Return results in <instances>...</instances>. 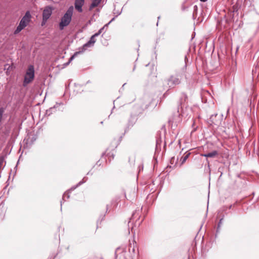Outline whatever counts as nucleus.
<instances>
[{"instance_id":"obj_16","label":"nucleus","mask_w":259,"mask_h":259,"mask_svg":"<svg viewBox=\"0 0 259 259\" xmlns=\"http://www.w3.org/2000/svg\"><path fill=\"white\" fill-rule=\"evenodd\" d=\"M108 26V24H105L103 27L100 28L99 30V31L97 32H96V33L99 36L101 33H102L104 31L105 27H107Z\"/></svg>"},{"instance_id":"obj_24","label":"nucleus","mask_w":259,"mask_h":259,"mask_svg":"<svg viewBox=\"0 0 259 259\" xmlns=\"http://www.w3.org/2000/svg\"><path fill=\"white\" fill-rule=\"evenodd\" d=\"M125 196L126 198V199H131V197H129V198H127V197H126V195Z\"/></svg>"},{"instance_id":"obj_13","label":"nucleus","mask_w":259,"mask_h":259,"mask_svg":"<svg viewBox=\"0 0 259 259\" xmlns=\"http://www.w3.org/2000/svg\"><path fill=\"white\" fill-rule=\"evenodd\" d=\"M25 27L23 26L22 24L19 23V25L17 26L16 29L15 31V33H18L20 32L23 29H24Z\"/></svg>"},{"instance_id":"obj_19","label":"nucleus","mask_w":259,"mask_h":259,"mask_svg":"<svg viewBox=\"0 0 259 259\" xmlns=\"http://www.w3.org/2000/svg\"><path fill=\"white\" fill-rule=\"evenodd\" d=\"M223 219H220L219 224H218V228L221 227V224H222Z\"/></svg>"},{"instance_id":"obj_6","label":"nucleus","mask_w":259,"mask_h":259,"mask_svg":"<svg viewBox=\"0 0 259 259\" xmlns=\"http://www.w3.org/2000/svg\"><path fill=\"white\" fill-rule=\"evenodd\" d=\"M53 9L51 7H46L42 12V18L44 20H48L52 14Z\"/></svg>"},{"instance_id":"obj_3","label":"nucleus","mask_w":259,"mask_h":259,"mask_svg":"<svg viewBox=\"0 0 259 259\" xmlns=\"http://www.w3.org/2000/svg\"><path fill=\"white\" fill-rule=\"evenodd\" d=\"M98 36V34L96 33H95L94 35H93L89 41H88L87 43H85L81 48V51H79L78 52H75L73 56H72L70 59L69 61L66 63V65H68L70 62L72 61V60L78 55L80 53H83L88 47H91L94 46V44L96 41V37Z\"/></svg>"},{"instance_id":"obj_17","label":"nucleus","mask_w":259,"mask_h":259,"mask_svg":"<svg viewBox=\"0 0 259 259\" xmlns=\"http://www.w3.org/2000/svg\"><path fill=\"white\" fill-rule=\"evenodd\" d=\"M87 181V179L85 178H84L81 181H80L78 184L77 185V186L73 188V189H74L76 188V187L78 186H80L82 184L84 183L85 181Z\"/></svg>"},{"instance_id":"obj_11","label":"nucleus","mask_w":259,"mask_h":259,"mask_svg":"<svg viewBox=\"0 0 259 259\" xmlns=\"http://www.w3.org/2000/svg\"><path fill=\"white\" fill-rule=\"evenodd\" d=\"M187 99L188 97L187 95L185 93H182L179 100L180 106H181L182 104L185 103L187 101Z\"/></svg>"},{"instance_id":"obj_10","label":"nucleus","mask_w":259,"mask_h":259,"mask_svg":"<svg viewBox=\"0 0 259 259\" xmlns=\"http://www.w3.org/2000/svg\"><path fill=\"white\" fill-rule=\"evenodd\" d=\"M102 0H93L92 4L90 6V10H91L94 8L97 7L101 3Z\"/></svg>"},{"instance_id":"obj_1","label":"nucleus","mask_w":259,"mask_h":259,"mask_svg":"<svg viewBox=\"0 0 259 259\" xmlns=\"http://www.w3.org/2000/svg\"><path fill=\"white\" fill-rule=\"evenodd\" d=\"M184 75L183 71H179L167 78L165 81L169 90L174 89L177 85L180 84Z\"/></svg>"},{"instance_id":"obj_4","label":"nucleus","mask_w":259,"mask_h":259,"mask_svg":"<svg viewBox=\"0 0 259 259\" xmlns=\"http://www.w3.org/2000/svg\"><path fill=\"white\" fill-rule=\"evenodd\" d=\"M180 107L178 108V119H175L176 122H180L181 121V117H184L185 118H189L192 114V110L190 107H186L185 109L182 108L181 107V113H180Z\"/></svg>"},{"instance_id":"obj_26","label":"nucleus","mask_w":259,"mask_h":259,"mask_svg":"<svg viewBox=\"0 0 259 259\" xmlns=\"http://www.w3.org/2000/svg\"><path fill=\"white\" fill-rule=\"evenodd\" d=\"M135 69V66L134 67L133 70H134Z\"/></svg>"},{"instance_id":"obj_7","label":"nucleus","mask_w":259,"mask_h":259,"mask_svg":"<svg viewBox=\"0 0 259 259\" xmlns=\"http://www.w3.org/2000/svg\"><path fill=\"white\" fill-rule=\"evenodd\" d=\"M31 16L29 11H27L21 20L20 23L26 27L30 21Z\"/></svg>"},{"instance_id":"obj_21","label":"nucleus","mask_w":259,"mask_h":259,"mask_svg":"<svg viewBox=\"0 0 259 259\" xmlns=\"http://www.w3.org/2000/svg\"><path fill=\"white\" fill-rule=\"evenodd\" d=\"M58 105H60V104H58ZM57 106H58V104L55 105L53 108H51L50 109L53 110V109L55 108Z\"/></svg>"},{"instance_id":"obj_8","label":"nucleus","mask_w":259,"mask_h":259,"mask_svg":"<svg viewBox=\"0 0 259 259\" xmlns=\"http://www.w3.org/2000/svg\"><path fill=\"white\" fill-rule=\"evenodd\" d=\"M84 3V0H75V8L79 12H82V7Z\"/></svg>"},{"instance_id":"obj_25","label":"nucleus","mask_w":259,"mask_h":259,"mask_svg":"<svg viewBox=\"0 0 259 259\" xmlns=\"http://www.w3.org/2000/svg\"><path fill=\"white\" fill-rule=\"evenodd\" d=\"M207 0H200V1L201 2H206Z\"/></svg>"},{"instance_id":"obj_2","label":"nucleus","mask_w":259,"mask_h":259,"mask_svg":"<svg viewBox=\"0 0 259 259\" xmlns=\"http://www.w3.org/2000/svg\"><path fill=\"white\" fill-rule=\"evenodd\" d=\"M73 11V7H69L63 16L61 18V21L59 24L60 30H63L65 27L67 26L70 24L72 19Z\"/></svg>"},{"instance_id":"obj_14","label":"nucleus","mask_w":259,"mask_h":259,"mask_svg":"<svg viewBox=\"0 0 259 259\" xmlns=\"http://www.w3.org/2000/svg\"><path fill=\"white\" fill-rule=\"evenodd\" d=\"M190 153H188L186 154L185 155L182 157L181 159V164H183L185 162V161L187 160V159L188 158L189 156H190Z\"/></svg>"},{"instance_id":"obj_12","label":"nucleus","mask_w":259,"mask_h":259,"mask_svg":"<svg viewBox=\"0 0 259 259\" xmlns=\"http://www.w3.org/2000/svg\"><path fill=\"white\" fill-rule=\"evenodd\" d=\"M126 248L124 246L119 247L116 248L115 251V254L120 253L121 252H125Z\"/></svg>"},{"instance_id":"obj_18","label":"nucleus","mask_w":259,"mask_h":259,"mask_svg":"<svg viewBox=\"0 0 259 259\" xmlns=\"http://www.w3.org/2000/svg\"><path fill=\"white\" fill-rule=\"evenodd\" d=\"M69 198V195H68V193H65L63 196V200H65V199H68Z\"/></svg>"},{"instance_id":"obj_9","label":"nucleus","mask_w":259,"mask_h":259,"mask_svg":"<svg viewBox=\"0 0 259 259\" xmlns=\"http://www.w3.org/2000/svg\"><path fill=\"white\" fill-rule=\"evenodd\" d=\"M218 152L216 150H214L211 152H209L206 154H202L201 156L205 157L214 158L218 155Z\"/></svg>"},{"instance_id":"obj_22","label":"nucleus","mask_w":259,"mask_h":259,"mask_svg":"<svg viewBox=\"0 0 259 259\" xmlns=\"http://www.w3.org/2000/svg\"><path fill=\"white\" fill-rule=\"evenodd\" d=\"M114 19H115V17L113 18L111 20V21H110L108 23V25H109V24L111 22H112V21L114 20Z\"/></svg>"},{"instance_id":"obj_15","label":"nucleus","mask_w":259,"mask_h":259,"mask_svg":"<svg viewBox=\"0 0 259 259\" xmlns=\"http://www.w3.org/2000/svg\"><path fill=\"white\" fill-rule=\"evenodd\" d=\"M133 246H132V244L131 243L130 244L129 250L130 251L132 249L133 252L135 253V247H136V242L134 240H133Z\"/></svg>"},{"instance_id":"obj_20","label":"nucleus","mask_w":259,"mask_h":259,"mask_svg":"<svg viewBox=\"0 0 259 259\" xmlns=\"http://www.w3.org/2000/svg\"><path fill=\"white\" fill-rule=\"evenodd\" d=\"M47 21H48V20H45H45H44V19L42 18V22H41V26L44 25L46 23V22H47Z\"/></svg>"},{"instance_id":"obj_23","label":"nucleus","mask_w":259,"mask_h":259,"mask_svg":"<svg viewBox=\"0 0 259 259\" xmlns=\"http://www.w3.org/2000/svg\"><path fill=\"white\" fill-rule=\"evenodd\" d=\"M133 197H135V191H134L133 192Z\"/></svg>"},{"instance_id":"obj_5","label":"nucleus","mask_w":259,"mask_h":259,"mask_svg":"<svg viewBox=\"0 0 259 259\" xmlns=\"http://www.w3.org/2000/svg\"><path fill=\"white\" fill-rule=\"evenodd\" d=\"M34 76V67L32 65H30L24 77V80L23 81V85L24 87L26 86L28 83L31 82Z\"/></svg>"}]
</instances>
